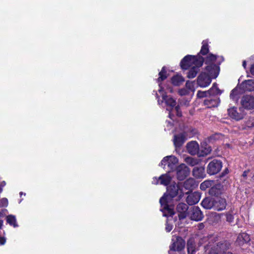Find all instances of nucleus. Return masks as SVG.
Returning <instances> with one entry per match:
<instances>
[{"label": "nucleus", "instance_id": "nucleus-10", "mask_svg": "<svg viewBox=\"0 0 254 254\" xmlns=\"http://www.w3.org/2000/svg\"><path fill=\"white\" fill-rule=\"evenodd\" d=\"M188 209L189 206L185 203L180 202L177 204L176 209L180 220H183L187 217L189 214Z\"/></svg>", "mask_w": 254, "mask_h": 254}, {"label": "nucleus", "instance_id": "nucleus-31", "mask_svg": "<svg viewBox=\"0 0 254 254\" xmlns=\"http://www.w3.org/2000/svg\"><path fill=\"white\" fill-rule=\"evenodd\" d=\"M187 246L188 254H195V243L193 238H190L188 240Z\"/></svg>", "mask_w": 254, "mask_h": 254}, {"label": "nucleus", "instance_id": "nucleus-16", "mask_svg": "<svg viewBox=\"0 0 254 254\" xmlns=\"http://www.w3.org/2000/svg\"><path fill=\"white\" fill-rule=\"evenodd\" d=\"M227 205L225 198L217 197L214 198V210L219 211L224 210Z\"/></svg>", "mask_w": 254, "mask_h": 254}, {"label": "nucleus", "instance_id": "nucleus-55", "mask_svg": "<svg viewBox=\"0 0 254 254\" xmlns=\"http://www.w3.org/2000/svg\"><path fill=\"white\" fill-rule=\"evenodd\" d=\"M224 254H233L231 252H228L227 253H224Z\"/></svg>", "mask_w": 254, "mask_h": 254}, {"label": "nucleus", "instance_id": "nucleus-33", "mask_svg": "<svg viewBox=\"0 0 254 254\" xmlns=\"http://www.w3.org/2000/svg\"><path fill=\"white\" fill-rule=\"evenodd\" d=\"M202 46L199 53L197 55L205 56L209 54V47L208 40H203L202 42Z\"/></svg>", "mask_w": 254, "mask_h": 254}, {"label": "nucleus", "instance_id": "nucleus-57", "mask_svg": "<svg viewBox=\"0 0 254 254\" xmlns=\"http://www.w3.org/2000/svg\"><path fill=\"white\" fill-rule=\"evenodd\" d=\"M159 92H162V90H161V89H160V90H159Z\"/></svg>", "mask_w": 254, "mask_h": 254}, {"label": "nucleus", "instance_id": "nucleus-18", "mask_svg": "<svg viewBox=\"0 0 254 254\" xmlns=\"http://www.w3.org/2000/svg\"><path fill=\"white\" fill-rule=\"evenodd\" d=\"M186 139L185 132L175 135L173 139L174 145L176 148H180L183 145Z\"/></svg>", "mask_w": 254, "mask_h": 254}, {"label": "nucleus", "instance_id": "nucleus-43", "mask_svg": "<svg viewBox=\"0 0 254 254\" xmlns=\"http://www.w3.org/2000/svg\"><path fill=\"white\" fill-rule=\"evenodd\" d=\"M238 94V90L236 88L233 89L230 94V97L231 99H234Z\"/></svg>", "mask_w": 254, "mask_h": 254}, {"label": "nucleus", "instance_id": "nucleus-24", "mask_svg": "<svg viewBox=\"0 0 254 254\" xmlns=\"http://www.w3.org/2000/svg\"><path fill=\"white\" fill-rule=\"evenodd\" d=\"M187 149L188 152L191 155L199 153V146L196 141H190L187 143Z\"/></svg>", "mask_w": 254, "mask_h": 254}, {"label": "nucleus", "instance_id": "nucleus-6", "mask_svg": "<svg viewBox=\"0 0 254 254\" xmlns=\"http://www.w3.org/2000/svg\"><path fill=\"white\" fill-rule=\"evenodd\" d=\"M222 162L220 160L213 159L207 166L206 173L210 176L218 174L222 169Z\"/></svg>", "mask_w": 254, "mask_h": 254}, {"label": "nucleus", "instance_id": "nucleus-42", "mask_svg": "<svg viewBox=\"0 0 254 254\" xmlns=\"http://www.w3.org/2000/svg\"><path fill=\"white\" fill-rule=\"evenodd\" d=\"M247 126L249 128L254 127V118L250 119L247 122Z\"/></svg>", "mask_w": 254, "mask_h": 254}, {"label": "nucleus", "instance_id": "nucleus-59", "mask_svg": "<svg viewBox=\"0 0 254 254\" xmlns=\"http://www.w3.org/2000/svg\"><path fill=\"white\" fill-rule=\"evenodd\" d=\"M158 102L159 103V104H160L159 103V100H158Z\"/></svg>", "mask_w": 254, "mask_h": 254}, {"label": "nucleus", "instance_id": "nucleus-49", "mask_svg": "<svg viewBox=\"0 0 254 254\" xmlns=\"http://www.w3.org/2000/svg\"><path fill=\"white\" fill-rule=\"evenodd\" d=\"M204 227V225L203 223H200L198 225V228L199 230H201Z\"/></svg>", "mask_w": 254, "mask_h": 254}, {"label": "nucleus", "instance_id": "nucleus-19", "mask_svg": "<svg viewBox=\"0 0 254 254\" xmlns=\"http://www.w3.org/2000/svg\"><path fill=\"white\" fill-rule=\"evenodd\" d=\"M220 102V100L218 97L210 96L208 98L204 100L203 104L208 108H211L217 107Z\"/></svg>", "mask_w": 254, "mask_h": 254}, {"label": "nucleus", "instance_id": "nucleus-2", "mask_svg": "<svg viewBox=\"0 0 254 254\" xmlns=\"http://www.w3.org/2000/svg\"><path fill=\"white\" fill-rule=\"evenodd\" d=\"M184 196V192L180 189L179 185L176 184L168 186L167 191L162 197H164L166 200L172 201L175 200L178 201L180 200Z\"/></svg>", "mask_w": 254, "mask_h": 254}, {"label": "nucleus", "instance_id": "nucleus-12", "mask_svg": "<svg viewBox=\"0 0 254 254\" xmlns=\"http://www.w3.org/2000/svg\"><path fill=\"white\" fill-rule=\"evenodd\" d=\"M152 183L155 185H158L159 183L161 185L167 186L172 180L171 177L168 174H165L161 175L159 178L154 177Z\"/></svg>", "mask_w": 254, "mask_h": 254}, {"label": "nucleus", "instance_id": "nucleus-28", "mask_svg": "<svg viewBox=\"0 0 254 254\" xmlns=\"http://www.w3.org/2000/svg\"><path fill=\"white\" fill-rule=\"evenodd\" d=\"M162 101L163 102L164 101L166 104L171 107L172 108H174L176 105V101L173 99L171 96H168L166 94H162Z\"/></svg>", "mask_w": 254, "mask_h": 254}, {"label": "nucleus", "instance_id": "nucleus-36", "mask_svg": "<svg viewBox=\"0 0 254 254\" xmlns=\"http://www.w3.org/2000/svg\"><path fill=\"white\" fill-rule=\"evenodd\" d=\"M167 70L165 66H163L161 70L159 72V77L157 79V81L160 84L165 80L167 78Z\"/></svg>", "mask_w": 254, "mask_h": 254}, {"label": "nucleus", "instance_id": "nucleus-50", "mask_svg": "<svg viewBox=\"0 0 254 254\" xmlns=\"http://www.w3.org/2000/svg\"><path fill=\"white\" fill-rule=\"evenodd\" d=\"M250 72L252 73V74L254 75V64L252 65L250 68Z\"/></svg>", "mask_w": 254, "mask_h": 254}, {"label": "nucleus", "instance_id": "nucleus-3", "mask_svg": "<svg viewBox=\"0 0 254 254\" xmlns=\"http://www.w3.org/2000/svg\"><path fill=\"white\" fill-rule=\"evenodd\" d=\"M230 246V243L227 241H220L214 245H212L211 242H209L204 247V250L207 254H219L228 250Z\"/></svg>", "mask_w": 254, "mask_h": 254}, {"label": "nucleus", "instance_id": "nucleus-53", "mask_svg": "<svg viewBox=\"0 0 254 254\" xmlns=\"http://www.w3.org/2000/svg\"><path fill=\"white\" fill-rule=\"evenodd\" d=\"M3 216V211L0 210V218Z\"/></svg>", "mask_w": 254, "mask_h": 254}, {"label": "nucleus", "instance_id": "nucleus-32", "mask_svg": "<svg viewBox=\"0 0 254 254\" xmlns=\"http://www.w3.org/2000/svg\"><path fill=\"white\" fill-rule=\"evenodd\" d=\"M201 66H199V65H196L190 68L187 73V77L188 78H193L195 77L197 73L199 71V68Z\"/></svg>", "mask_w": 254, "mask_h": 254}, {"label": "nucleus", "instance_id": "nucleus-23", "mask_svg": "<svg viewBox=\"0 0 254 254\" xmlns=\"http://www.w3.org/2000/svg\"><path fill=\"white\" fill-rule=\"evenodd\" d=\"M196 186V182L192 178H189L186 180L183 184L184 188L188 190V191L186 192L187 194H188L190 192H191Z\"/></svg>", "mask_w": 254, "mask_h": 254}, {"label": "nucleus", "instance_id": "nucleus-22", "mask_svg": "<svg viewBox=\"0 0 254 254\" xmlns=\"http://www.w3.org/2000/svg\"><path fill=\"white\" fill-rule=\"evenodd\" d=\"M240 86L245 91H254V79L245 80L241 83Z\"/></svg>", "mask_w": 254, "mask_h": 254}, {"label": "nucleus", "instance_id": "nucleus-52", "mask_svg": "<svg viewBox=\"0 0 254 254\" xmlns=\"http://www.w3.org/2000/svg\"><path fill=\"white\" fill-rule=\"evenodd\" d=\"M242 65L244 68H246L247 63L246 61H243Z\"/></svg>", "mask_w": 254, "mask_h": 254}, {"label": "nucleus", "instance_id": "nucleus-21", "mask_svg": "<svg viewBox=\"0 0 254 254\" xmlns=\"http://www.w3.org/2000/svg\"><path fill=\"white\" fill-rule=\"evenodd\" d=\"M228 114L229 117L236 121H240L244 118L242 114L238 113L237 108L233 107L228 109Z\"/></svg>", "mask_w": 254, "mask_h": 254}, {"label": "nucleus", "instance_id": "nucleus-46", "mask_svg": "<svg viewBox=\"0 0 254 254\" xmlns=\"http://www.w3.org/2000/svg\"><path fill=\"white\" fill-rule=\"evenodd\" d=\"M250 172V170H245L243 172V174L242 176L245 179H247V176Z\"/></svg>", "mask_w": 254, "mask_h": 254}, {"label": "nucleus", "instance_id": "nucleus-20", "mask_svg": "<svg viewBox=\"0 0 254 254\" xmlns=\"http://www.w3.org/2000/svg\"><path fill=\"white\" fill-rule=\"evenodd\" d=\"M223 187L220 184H217L211 187L209 190V193L211 196L218 197L222 193Z\"/></svg>", "mask_w": 254, "mask_h": 254}, {"label": "nucleus", "instance_id": "nucleus-56", "mask_svg": "<svg viewBox=\"0 0 254 254\" xmlns=\"http://www.w3.org/2000/svg\"><path fill=\"white\" fill-rule=\"evenodd\" d=\"M19 194H20V195H21L23 194V192H20Z\"/></svg>", "mask_w": 254, "mask_h": 254}, {"label": "nucleus", "instance_id": "nucleus-9", "mask_svg": "<svg viewBox=\"0 0 254 254\" xmlns=\"http://www.w3.org/2000/svg\"><path fill=\"white\" fill-rule=\"evenodd\" d=\"M241 104L243 108L247 110L254 109V96L250 95H244L241 100Z\"/></svg>", "mask_w": 254, "mask_h": 254}, {"label": "nucleus", "instance_id": "nucleus-41", "mask_svg": "<svg viewBox=\"0 0 254 254\" xmlns=\"http://www.w3.org/2000/svg\"><path fill=\"white\" fill-rule=\"evenodd\" d=\"M175 109L176 111V115L179 117H181L182 116V111L180 109V107L179 105H176L175 107Z\"/></svg>", "mask_w": 254, "mask_h": 254}, {"label": "nucleus", "instance_id": "nucleus-7", "mask_svg": "<svg viewBox=\"0 0 254 254\" xmlns=\"http://www.w3.org/2000/svg\"><path fill=\"white\" fill-rule=\"evenodd\" d=\"M172 241V244L170 246V250L174 252H181L185 248V241L180 236L174 237Z\"/></svg>", "mask_w": 254, "mask_h": 254}, {"label": "nucleus", "instance_id": "nucleus-38", "mask_svg": "<svg viewBox=\"0 0 254 254\" xmlns=\"http://www.w3.org/2000/svg\"><path fill=\"white\" fill-rule=\"evenodd\" d=\"M212 182L210 181H205L200 185V189L202 190H205L207 188L211 187Z\"/></svg>", "mask_w": 254, "mask_h": 254}, {"label": "nucleus", "instance_id": "nucleus-5", "mask_svg": "<svg viewBox=\"0 0 254 254\" xmlns=\"http://www.w3.org/2000/svg\"><path fill=\"white\" fill-rule=\"evenodd\" d=\"M221 59L218 60L216 64H207L205 67V70L207 74L212 78H216L219 75L220 72V64L224 61V58L220 57Z\"/></svg>", "mask_w": 254, "mask_h": 254}, {"label": "nucleus", "instance_id": "nucleus-11", "mask_svg": "<svg viewBox=\"0 0 254 254\" xmlns=\"http://www.w3.org/2000/svg\"><path fill=\"white\" fill-rule=\"evenodd\" d=\"M212 78L206 72H202L197 78V84L201 87H207L211 83Z\"/></svg>", "mask_w": 254, "mask_h": 254}, {"label": "nucleus", "instance_id": "nucleus-17", "mask_svg": "<svg viewBox=\"0 0 254 254\" xmlns=\"http://www.w3.org/2000/svg\"><path fill=\"white\" fill-rule=\"evenodd\" d=\"M204 217L202 212L198 206H193L191 210L190 218L192 220L200 221Z\"/></svg>", "mask_w": 254, "mask_h": 254}, {"label": "nucleus", "instance_id": "nucleus-26", "mask_svg": "<svg viewBox=\"0 0 254 254\" xmlns=\"http://www.w3.org/2000/svg\"><path fill=\"white\" fill-rule=\"evenodd\" d=\"M199 151V156L204 157L211 153L212 149L209 145L206 142H203L201 144V148Z\"/></svg>", "mask_w": 254, "mask_h": 254}, {"label": "nucleus", "instance_id": "nucleus-8", "mask_svg": "<svg viewBox=\"0 0 254 254\" xmlns=\"http://www.w3.org/2000/svg\"><path fill=\"white\" fill-rule=\"evenodd\" d=\"M176 176L178 180H184L190 174V169L185 164H181L176 167Z\"/></svg>", "mask_w": 254, "mask_h": 254}, {"label": "nucleus", "instance_id": "nucleus-34", "mask_svg": "<svg viewBox=\"0 0 254 254\" xmlns=\"http://www.w3.org/2000/svg\"><path fill=\"white\" fill-rule=\"evenodd\" d=\"M171 81L174 85L180 86L185 81V79L182 75H176L172 77Z\"/></svg>", "mask_w": 254, "mask_h": 254}, {"label": "nucleus", "instance_id": "nucleus-51", "mask_svg": "<svg viewBox=\"0 0 254 254\" xmlns=\"http://www.w3.org/2000/svg\"><path fill=\"white\" fill-rule=\"evenodd\" d=\"M228 173V170L227 169H225L221 174L220 177L224 176L225 174Z\"/></svg>", "mask_w": 254, "mask_h": 254}, {"label": "nucleus", "instance_id": "nucleus-60", "mask_svg": "<svg viewBox=\"0 0 254 254\" xmlns=\"http://www.w3.org/2000/svg\"><path fill=\"white\" fill-rule=\"evenodd\" d=\"M253 179L254 180V175L253 177Z\"/></svg>", "mask_w": 254, "mask_h": 254}, {"label": "nucleus", "instance_id": "nucleus-54", "mask_svg": "<svg viewBox=\"0 0 254 254\" xmlns=\"http://www.w3.org/2000/svg\"><path fill=\"white\" fill-rule=\"evenodd\" d=\"M2 224H3V220H0V229L1 228Z\"/></svg>", "mask_w": 254, "mask_h": 254}, {"label": "nucleus", "instance_id": "nucleus-44", "mask_svg": "<svg viewBox=\"0 0 254 254\" xmlns=\"http://www.w3.org/2000/svg\"><path fill=\"white\" fill-rule=\"evenodd\" d=\"M1 205L2 206H7L8 205V200L6 198H3L0 200Z\"/></svg>", "mask_w": 254, "mask_h": 254}, {"label": "nucleus", "instance_id": "nucleus-58", "mask_svg": "<svg viewBox=\"0 0 254 254\" xmlns=\"http://www.w3.org/2000/svg\"><path fill=\"white\" fill-rule=\"evenodd\" d=\"M156 97H157V98H158V94H156Z\"/></svg>", "mask_w": 254, "mask_h": 254}, {"label": "nucleus", "instance_id": "nucleus-47", "mask_svg": "<svg viewBox=\"0 0 254 254\" xmlns=\"http://www.w3.org/2000/svg\"><path fill=\"white\" fill-rule=\"evenodd\" d=\"M6 243V239L3 237H0V245H3Z\"/></svg>", "mask_w": 254, "mask_h": 254}, {"label": "nucleus", "instance_id": "nucleus-35", "mask_svg": "<svg viewBox=\"0 0 254 254\" xmlns=\"http://www.w3.org/2000/svg\"><path fill=\"white\" fill-rule=\"evenodd\" d=\"M185 162L191 166H194L197 164H198L200 162V159L198 158H193L192 157H187L185 159Z\"/></svg>", "mask_w": 254, "mask_h": 254}, {"label": "nucleus", "instance_id": "nucleus-14", "mask_svg": "<svg viewBox=\"0 0 254 254\" xmlns=\"http://www.w3.org/2000/svg\"><path fill=\"white\" fill-rule=\"evenodd\" d=\"M251 238L250 235L246 232L240 233L236 239L235 243L239 246H243L250 243Z\"/></svg>", "mask_w": 254, "mask_h": 254}, {"label": "nucleus", "instance_id": "nucleus-48", "mask_svg": "<svg viewBox=\"0 0 254 254\" xmlns=\"http://www.w3.org/2000/svg\"><path fill=\"white\" fill-rule=\"evenodd\" d=\"M186 86L189 89H191V86H193V82H190V81H187L186 82Z\"/></svg>", "mask_w": 254, "mask_h": 254}, {"label": "nucleus", "instance_id": "nucleus-39", "mask_svg": "<svg viewBox=\"0 0 254 254\" xmlns=\"http://www.w3.org/2000/svg\"><path fill=\"white\" fill-rule=\"evenodd\" d=\"M226 216V220L227 222L230 224H232L234 223V217L233 214L230 213V212H227L225 213Z\"/></svg>", "mask_w": 254, "mask_h": 254}, {"label": "nucleus", "instance_id": "nucleus-29", "mask_svg": "<svg viewBox=\"0 0 254 254\" xmlns=\"http://www.w3.org/2000/svg\"><path fill=\"white\" fill-rule=\"evenodd\" d=\"M217 58H220L219 60L221 59L220 57L209 53L205 58H203V63H204L206 64H215L214 62L216 61Z\"/></svg>", "mask_w": 254, "mask_h": 254}, {"label": "nucleus", "instance_id": "nucleus-13", "mask_svg": "<svg viewBox=\"0 0 254 254\" xmlns=\"http://www.w3.org/2000/svg\"><path fill=\"white\" fill-rule=\"evenodd\" d=\"M178 160L177 158L174 156H167L163 158L161 160L159 165L165 166L168 165V167L173 168L175 165L178 163Z\"/></svg>", "mask_w": 254, "mask_h": 254}, {"label": "nucleus", "instance_id": "nucleus-45", "mask_svg": "<svg viewBox=\"0 0 254 254\" xmlns=\"http://www.w3.org/2000/svg\"><path fill=\"white\" fill-rule=\"evenodd\" d=\"M173 229V225L168 223L167 222L166 224L165 230L167 232H170Z\"/></svg>", "mask_w": 254, "mask_h": 254}, {"label": "nucleus", "instance_id": "nucleus-25", "mask_svg": "<svg viewBox=\"0 0 254 254\" xmlns=\"http://www.w3.org/2000/svg\"><path fill=\"white\" fill-rule=\"evenodd\" d=\"M192 175L196 179L205 178L206 176L205 168L202 166L194 167L192 170Z\"/></svg>", "mask_w": 254, "mask_h": 254}, {"label": "nucleus", "instance_id": "nucleus-27", "mask_svg": "<svg viewBox=\"0 0 254 254\" xmlns=\"http://www.w3.org/2000/svg\"><path fill=\"white\" fill-rule=\"evenodd\" d=\"M201 205L206 209H214V198L206 197L202 200Z\"/></svg>", "mask_w": 254, "mask_h": 254}, {"label": "nucleus", "instance_id": "nucleus-40", "mask_svg": "<svg viewBox=\"0 0 254 254\" xmlns=\"http://www.w3.org/2000/svg\"><path fill=\"white\" fill-rule=\"evenodd\" d=\"M208 95V91H198L197 93V96L198 98H201L206 97Z\"/></svg>", "mask_w": 254, "mask_h": 254}, {"label": "nucleus", "instance_id": "nucleus-1", "mask_svg": "<svg viewBox=\"0 0 254 254\" xmlns=\"http://www.w3.org/2000/svg\"><path fill=\"white\" fill-rule=\"evenodd\" d=\"M203 61L201 56L188 55L181 60L180 65L183 70H188L194 65L202 66Z\"/></svg>", "mask_w": 254, "mask_h": 254}, {"label": "nucleus", "instance_id": "nucleus-15", "mask_svg": "<svg viewBox=\"0 0 254 254\" xmlns=\"http://www.w3.org/2000/svg\"><path fill=\"white\" fill-rule=\"evenodd\" d=\"M188 195L186 198V201L190 205H192L197 203L200 200V193L198 191H194L188 193Z\"/></svg>", "mask_w": 254, "mask_h": 254}, {"label": "nucleus", "instance_id": "nucleus-37", "mask_svg": "<svg viewBox=\"0 0 254 254\" xmlns=\"http://www.w3.org/2000/svg\"><path fill=\"white\" fill-rule=\"evenodd\" d=\"M6 222L13 227H18L15 216L13 215H8L6 216Z\"/></svg>", "mask_w": 254, "mask_h": 254}, {"label": "nucleus", "instance_id": "nucleus-30", "mask_svg": "<svg viewBox=\"0 0 254 254\" xmlns=\"http://www.w3.org/2000/svg\"><path fill=\"white\" fill-rule=\"evenodd\" d=\"M222 92L216 83H214L212 86L208 90V95L211 97H217V95L221 94Z\"/></svg>", "mask_w": 254, "mask_h": 254}, {"label": "nucleus", "instance_id": "nucleus-4", "mask_svg": "<svg viewBox=\"0 0 254 254\" xmlns=\"http://www.w3.org/2000/svg\"><path fill=\"white\" fill-rule=\"evenodd\" d=\"M171 201L166 200L164 197L160 198L159 202L162 207L161 211L165 217H172L175 213L174 205L171 204Z\"/></svg>", "mask_w": 254, "mask_h": 254}]
</instances>
